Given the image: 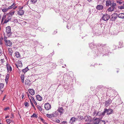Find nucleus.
Instances as JSON below:
<instances>
[{
	"label": "nucleus",
	"instance_id": "obj_1",
	"mask_svg": "<svg viewBox=\"0 0 124 124\" xmlns=\"http://www.w3.org/2000/svg\"><path fill=\"white\" fill-rule=\"evenodd\" d=\"M6 32L8 34V36L9 37H14V36L13 35V34L11 32V29L10 26H8L6 28Z\"/></svg>",
	"mask_w": 124,
	"mask_h": 124
},
{
	"label": "nucleus",
	"instance_id": "obj_2",
	"mask_svg": "<svg viewBox=\"0 0 124 124\" xmlns=\"http://www.w3.org/2000/svg\"><path fill=\"white\" fill-rule=\"evenodd\" d=\"M4 40L5 43V45L7 46H10L12 44V43L9 40H8L7 39V38L6 37H4Z\"/></svg>",
	"mask_w": 124,
	"mask_h": 124
},
{
	"label": "nucleus",
	"instance_id": "obj_3",
	"mask_svg": "<svg viewBox=\"0 0 124 124\" xmlns=\"http://www.w3.org/2000/svg\"><path fill=\"white\" fill-rule=\"evenodd\" d=\"M93 32L95 35L98 36L101 34L100 31L99 29H96L95 30H93Z\"/></svg>",
	"mask_w": 124,
	"mask_h": 124
},
{
	"label": "nucleus",
	"instance_id": "obj_4",
	"mask_svg": "<svg viewBox=\"0 0 124 124\" xmlns=\"http://www.w3.org/2000/svg\"><path fill=\"white\" fill-rule=\"evenodd\" d=\"M117 14L116 13H115L111 15V21H113L115 20L117 18Z\"/></svg>",
	"mask_w": 124,
	"mask_h": 124
},
{
	"label": "nucleus",
	"instance_id": "obj_5",
	"mask_svg": "<svg viewBox=\"0 0 124 124\" xmlns=\"http://www.w3.org/2000/svg\"><path fill=\"white\" fill-rule=\"evenodd\" d=\"M44 107L47 110H49L51 108V105L50 104L47 103L45 104Z\"/></svg>",
	"mask_w": 124,
	"mask_h": 124
},
{
	"label": "nucleus",
	"instance_id": "obj_6",
	"mask_svg": "<svg viewBox=\"0 0 124 124\" xmlns=\"http://www.w3.org/2000/svg\"><path fill=\"white\" fill-rule=\"evenodd\" d=\"M112 102V100L110 99H109L106 101L105 102V106H107L109 105Z\"/></svg>",
	"mask_w": 124,
	"mask_h": 124
},
{
	"label": "nucleus",
	"instance_id": "obj_7",
	"mask_svg": "<svg viewBox=\"0 0 124 124\" xmlns=\"http://www.w3.org/2000/svg\"><path fill=\"white\" fill-rule=\"evenodd\" d=\"M104 8V6L102 5H97L96 7V8L98 10H102Z\"/></svg>",
	"mask_w": 124,
	"mask_h": 124
},
{
	"label": "nucleus",
	"instance_id": "obj_8",
	"mask_svg": "<svg viewBox=\"0 0 124 124\" xmlns=\"http://www.w3.org/2000/svg\"><path fill=\"white\" fill-rule=\"evenodd\" d=\"M109 18V16L108 15H104L102 17V19L105 21L108 20Z\"/></svg>",
	"mask_w": 124,
	"mask_h": 124
},
{
	"label": "nucleus",
	"instance_id": "obj_9",
	"mask_svg": "<svg viewBox=\"0 0 124 124\" xmlns=\"http://www.w3.org/2000/svg\"><path fill=\"white\" fill-rule=\"evenodd\" d=\"M16 65L17 68H18V66L19 67H22V64L21 62L19 60L18 61L17 63L16 64Z\"/></svg>",
	"mask_w": 124,
	"mask_h": 124
},
{
	"label": "nucleus",
	"instance_id": "obj_10",
	"mask_svg": "<svg viewBox=\"0 0 124 124\" xmlns=\"http://www.w3.org/2000/svg\"><path fill=\"white\" fill-rule=\"evenodd\" d=\"M6 67L7 70L8 71L10 72L12 71V68L10 65L9 64H7L6 65Z\"/></svg>",
	"mask_w": 124,
	"mask_h": 124
},
{
	"label": "nucleus",
	"instance_id": "obj_11",
	"mask_svg": "<svg viewBox=\"0 0 124 124\" xmlns=\"http://www.w3.org/2000/svg\"><path fill=\"white\" fill-rule=\"evenodd\" d=\"M24 12V10L20 9L18 11V14L20 16H22L23 15Z\"/></svg>",
	"mask_w": 124,
	"mask_h": 124
},
{
	"label": "nucleus",
	"instance_id": "obj_12",
	"mask_svg": "<svg viewBox=\"0 0 124 124\" xmlns=\"http://www.w3.org/2000/svg\"><path fill=\"white\" fill-rule=\"evenodd\" d=\"M28 92L31 95H33L35 94L34 91L33 89H29Z\"/></svg>",
	"mask_w": 124,
	"mask_h": 124
},
{
	"label": "nucleus",
	"instance_id": "obj_13",
	"mask_svg": "<svg viewBox=\"0 0 124 124\" xmlns=\"http://www.w3.org/2000/svg\"><path fill=\"white\" fill-rule=\"evenodd\" d=\"M58 111L61 113L62 114L63 113L64 110L62 107H60L58 108Z\"/></svg>",
	"mask_w": 124,
	"mask_h": 124
},
{
	"label": "nucleus",
	"instance_id": "obj_14",
	"mask_svg": "<svg viewBox=\"0 0 124 124\" xmlns=\"http://www.w3.org/2000/svg\"><path fill=\"white\" fill-rule=\"evenodd\" d=\"M37 100L39 101H41L42 100V97L39 95H38L36 96Z\"/></svg>",
	"mask_w": 124,
	"mask_h": 124
},
{
	"label": "nucleus",
	"instance_id": "obj_15",
	"mask_svg": "<svg viewBox=\"0 0 124 124\" xmlns=\"http://www.w3.org/2000/svg\"><path fill=\"white\" fill-rule=\"evenodd\" d=\"M107 114H110L112 113L113 112V110L111 109H107Z\"/></svg>",
	"mask_w": 124,
	"mask_h": 124
},
{
	"label": "nucleus",
	"instance_id": "obj_16",
	"mask_svg": "<svg viewBox=\"0 0 124 124\" xmlns=\"http://www.w3.org/2000/svg\"><path fill=\"white\" fill-rule=\"evenodd\" d=\"M118 17L121 18H124V13L120 14L118 15Z\"/></svg>",
	"mask_w": 124,
	"mask_h": 124
},
{
	"label": "nucleus",
	"instance_id": "obj_17",
	"mask_svg": "<svg viewBox=\"0 0 124 124\" xmlns=\"http://www.w3.org/2000/svg\"><path fill=\"white\" fill-rule=\"evenodd\" d=\"M111 3L110 0H107L106 1V6L108 7L110 5H111Z\"/></svg>",
	"mask_w": 124,
	"mask_h": 124
},
{
	"label": "nucleus",
	"instance_id": "obj_18",
	"mask_svg": "<svg viewBox=\"0 0 124 124\" xmlns=\"http://www.w3.org/2000/svg\"><path fill=\"white\" fill-rule=\"evenodd\" d=\"M111 6L115 9H116V4L115 3H111Z\"/></svg>",
	"mask_w": 124,
	"mask_h": 124
},
{
	"label": "nucleus",
	"instance_id": "obj_19",
	"mask_svg": "<svg viewBox=\"0 0 124 124\" xmlns=\"http://www.w3.org/2000/svg\"><path fill=\"white\" fill-rule=\"evenodd\" d=\"M15 56L17 58H20V55L19 53L17 52L15 53Z\"/></svg>",
	"mask_w": 124,
	"mask_h": 124
},
{
	"label": "nucleus",
	"instance_id": "obj_20",
	"mask_svg": "<svg viewBox=\"0 0 124 124\" xmlns=\"http://www.w3.org/2000/svg\"><path fill=\"white\" fill-rule=\"evenodd\" d=\"M114 9L111 6L107 9V10L109 12H112L114 10Z\"/></svg>",
	"mask_w": 124,
	"mask_h": 124
},
{
	"label": "nucleus",
	"instance_id": "obj_21",
	"mask_svg": "<svg viewBox=\"0 0 124 124\" xmlns=\"http://www.w3.org/2000/svg\"><path fill=\"white\" fill-rule=\"evenodd\" d=\"M105 121L101 120L99 121L98 122V124H105Z\"/></svg>",
	"mask_w": 124,
	"mask_h": 124
},
{
	"label": "nucleus",
	"instance_id": "obj_22",
	"mask_svg": "<svg viewBox=\"0 0 124 124\" xmlns=\"http://www.w3.org/2000/svg\"><path fill=\"white\" fill-rule=\"evenodd\" d=\"M102 113L100 112H98L97 113V116H101L100 117V118H102Z\"/></svg>",
	"mask_w": 124,
	"mask_h": 124
},
{
	"label": "nucleus",
	"instance_id": "obj_23",
	"mask_svg": "<svg viewBox=\"0 0 124 124\" xmlns=\"http://www.w3.org/2000/svg\"><path fill=\"white\" fill-rule=\"evenodd\" d=\"M29 70L28 68L27 67H26L22 71L24 73L26 72L27 71Z\"/></svg>",
	"mask_w": 124,
	"mask_h": 124
},
{
	"label": "nucleus",
	"instance_id": "obj_24",
	"mask_svg": "<svg viewBox=\"0 0 124 124\" xmlns=\"http://www.w3.org/2000/svg\"><path fill=\"white\" fill-rule=\"evenodd\" d=\"M89 46L92 48H94L95 47V46L94 45L93 43H91L89 44Z\"/></svg>",
	"mask_w": 124,
	"mask_h": 124
},
{
	"label": "nucleus",
	"instance_id": "obj_25",
	"mask_svg": "<svg viewBox=\"0 0 124 124\" xmlns=\"http://www.w3.org/2000/svg\"><path fill=\"white\" fill-rule=\"evenodd\" d=\"M47 116L49 118H51L53 116L54 117L55 116L54 115V114L53 115V114H46Z\"/></svg>",
	"mask_w": 124,
	"mask_h": 124
},
{
	"label": "nucleus",
	"instance_id": "obj_26",
	"mask_svg": "<svg viewBox=\"0 0 124 124\" xmlns=\"http://www.w3.org/2000/svg\"><path fill=\"white\" fill-rule=\"evenodd\" d=\"M15 5V3H13V4L11 6H9L8 9H10L13 8Z\"/></svg>",
	"mask_w": 124,
	"mask_h": 124
},
{
	"label": "nucleus",
	"instance_id": "obj_27",
	"mask_svg": "<svg viewBox=\"0 0 124 124\" xmlns=\"http://www.w3.org/2000/svg\"><path fill=\"white\" fill-rule=\"evenodd\" d=\"M77 118H76L75 117H72L70 119V121H72V122H75L76 120L77 119Z\"/></svg>",
	"mask_w": 124,
	"mask_h": 124
},
{
	"label": "nucleus",
	"instance_id": "obj_28",
	"mask_svg": "<svg viewBox=\"0 0 124 124\" xmlns=\"http://www.w3.org/2000/svg\"><path fill=\"white\" fill-rule=\"evenodd\" d=\"M8 51L9 53L10 54L12 55V53L13 52V51L12 50V49L11 48H8Z\"/></svg>",
	"mask_w": 124,
	"mask_h": 124
},
{
	"label": "nucleus",
	"instance_id": "obj_29",
	"mask_svg": "<svg viewBox=\"0 0 124 124\" xmlns=\"http://www.w3.org/2000/svg\"><path fill=\"white\" fill-rule=\"evenodd\" d=\"M24 75H22L21 76V79L22 80V82L23 83V82L24 80Z\"/></svg>",
	"mask_w": 124,
	"mask_h": 124
},
{
	"label": "nucleus",
	"instance_id": "obj_30",
	"mask_svg": "<svg viewBox=\"0 0 124 124\" xmlns=\"http://www.w3.org/2000/svg\"><path fill=\"white\" fill-rule=\"evenodd\" d=\"M98 112H97V111L96 110H94V112H93V116H97V114Z\"/></svg>",
	"mask_w": 124,
	"mask_h": 124
},
{
	"label": "nucleus",
	"instance_id": "obj_31",
	"mask_svg": "<svg viewBox=\"0 0 124 124\" xmlns=\"http://www.w3.org/2000/svg\"><path fill=\"white\" fill-rule=\"evenodd\" d=\"M107 108H105L104 109V111L102 113V116H103L105 115V114L106 112L107 113Z\"/></svg>",
	"mask_w": 124,
	"mask_h": 124
},
{
	"label": "nucleus",
	"instance_id": "obj_32",
	"mask_svg": "<svg viewBox=\"0 0 124 124\" xmlns=\"http://www.w3.org/2000/svg\"><path fill=\"white\" fill-rule=\"evenodd\" d=\"M38 117L37 115H36L35 113H33V114L31 116V117H35L36 118H37Z\"/></svg>",
	"mask_w": 124,
	"mask_h": 124
},
{
	"label": "nucleus",
	"instance_id": "obj_33",
	"mask_svg": "<svg viewBox=\"0 0 124 124\" xmlns=\"http://www.w3.org/2000/svg\"><path fill=\"white\" fill-rule=\"evenodd\" d=\"M15 12L14 11L10 12L8 14V15H10L12 16V15H13L14 14Z\"/></svg>",
	"mask_w": 124,
	"mask_h": 124
},
{
	"label": "nucleus",
	"instance_id": "obj_34",
	"mask_svg": "<svg viewBox=\"0 0 124 124\" xmlns=\"http://www.w3.org/2000/svg\"><path fill=\"white\" fill-rule=\"evenodd\" d=\"M25 81V84L26 85H31V84L30 83V81H29L28 80H27V81Z\"/></svg>",
	"mask_w": 124,
	"mask_h": 124
},
{
	"label": "nucleus",
	"instance_id": "obj_35",
	"mask_svg": "<svg viewBox=\"0 0 124 124\" xmlns=\"http://www.w3.org/2000/svg\"><path fill=\"white\" fill-rule=\"evenodd\" d=\"M12 121V120L10 119H7L6 120L8 124H9Z\"/></svg>",
	"mask_w": 124,
	"mask_h": 124
},
{
	"label": "nucleus",
	"instance_id": "obj_36",
	"mask_svg": "<svg viewBox=\"0 0 124 124\" xmlns=\"http://www.w3.org/2000/svg\"><path fill=\"white\" fill-rule=\"evenodd\" d=\"M37 108L39 109L40 111H41L42 110V109L41 107L39 105H37Z\"/></svg>",
	"mask_w": 124,
	"mask_h": 124
},
{
	"label": "nucleus",
	"instance_id": "obj_37",
	"mask_svg": "<svg viewBox=\"0 0 124 124\" xmlns=\"http://www.w3.org/2000/svg\"><path fill=\"white\" fill-rule=\"evenodd\" d=\"M6 15H4L2 17V19L1 21V23H2L3 20H5V19L6 18Z\"/></svg>",
	"mask_w": 124,
	"mask_h": 124
},
{
	"label": "nucleus",
	"instance_id": "obj_38",
	"mask_svg": "<svg viewBox=\"0 0 124 124\" xmlns=\"http://www.w3.org/2000/svg\"><path fill=\"white\" fill-rule=\"evenodd\" d=\"M8 10V8H3L2 9V11L3 12H7Z\"/></svg>",
	"mask_w": 124,
	"mask_h": 124
},
{
	"label": "nucleus",
	"instance_id": "obj_39",
	"mask_svg": "<svg viewBox=\"0 0 124 124\" xmlns=\"http://www.w3.org/2000/svg\"><path fill=\"white\" fill-rule=\"evenodd\" d=\"M4 86V85L3 84L1 83L0 84V89L2 88Z\"/></svg>",
	"mask_w": 124,
	"mask_h": 124
},
{
	"label": "nucleus",
	"instance_id": "obj_40",
	"mask_svg": "<svg viewBox=\"0 0 124 124\" xmlns=\"http://www.w3.org/2000/svg\"><path fill=\"white\" fill-rule=\"evenodd\" d=\"M31 1L32 3H35L37 2V0H31Z\"/></svg>",
	"mask_w": 124,
	"mask_h": 124
},
{
	"label": "nucleus",
	"instance_id": "obj_41",
	"mask_svg": "<svg viewBox=\"0 0 124 124\" xmlns=\"http://www.w3.org/2000/svg\"><path fill=\"white\" fill-rule=\"evenodd\" d=\"M9 77V74H7L6 77V79L8 80Z\"/></svg>",
	"mask_w": 124,
	"mask_h": 124
},
{
	"label": "nucleus",
	"instance_id": "obj_42",
	"mask_svg": "<svg viewBox=\"0 0 124 124\" xmlns=\"http://www.w3.org/2000/svg\"><path fill=\"white\" fill-rule=\"evenodd\" d=\"M9 21V20L8 19H7V18L6 19H5L4 23H7Z\"/></svg>",
	"mask_w": 124,
	"mask_h": 124
},
{
	"label": "nucleus",
	"instance_id": "obj_43",
	"mask_svg": "<svg viewBox=\"0 0 124 124\" xmlns=\"http://www.w3.org/2000/svg\"><path fill=\"white\" fill-rule=\"evenodd\" d=\"M116 2L117 3L119 4H121L123 2L122 1H120L119 0H116Z\"/></svg>",
	"mask_w": 124,
	"mask_h": 124
},
{
	"label": "nucleus",
	"instance_id": "obj_44",
	"mask_svg": "<svg viewBox=\"0 0 124 124\" xmlns=\"http://www.w3.org/2000/svg\"><path fill=\"white\" fill-rule=\"evenodd\" d=\"M118 8L119 9H124V7L123 6H119L118 7Z\"/></svg>",
	"mask_w": 124,
	"mask_h": 124
},
{
	"label": "nucleus",
	"instance_id": "obj_45",
	"mask_svg": "<svg viewBox=\"0 0 124 124\" xmlns=\"http://www.w3.org/2000/svg\"><path fill=\"white\" fill-rule=\"evenodd\" d=\"M99 120V118H96L95 117H94L93 118V120H94L95 121H96L97 120Z\"/></svg>",
	"mask_w": 124,
	"mask_h": 124
},
{
	"label": "nucleus",
	"instance_id": "obj_46",
	"mask_svg": "<svg viewBox=\"0 0 124 124\" xmlns=\"http://www.w3.org/2000/svg\"><path fill=\"white\" fill-rule=\"evenodd\" d=\"M9 16L8 17L7 19H8L9 20H10L12 18V16H10V15H8Z\"/></svg>",
	"mask_w": 124,
	"mask_h": 124
},
{
	"label": "nucleus",
	"instance_id": "obj_47",
	"mask_svg": "<svg viewBox=\"0 0 124 124\" xmlns=\"http://www.w3.org/2000/svg\"><path fill=\"white\" fill-rule=\"evenodd\" d=\"M25 105L26 107H28L29 106V103L28 102H26L25 103Z\"/></svg>",
	"mask_w": 124,
	"mask_h": 124
},
{
	"label": "nucleus",
	"instance_id": "obj_48",
	"mask_svg": "<svg viewBox=\"0 0 124 124\" xmlns=\"http://www.w3.org/2000/svg\"><path fill=\"white\" fill-rule=\"evenodd\" d=\"M30 102H31V105L32 106V107H34V105H33V103L32 102L31 100V99H30Z\"/></svg>",
	"mask_w": 124,
	"mask_h": 124
},
{
	"label": "nucleus",
	"instance_id": "obj_49",
	"mask_svg": "<svg viewBox=\"0 0 124 124\" xmlns=\"http://www.w3.org/2000/svg\"><path fill=\"white\" fill-rule=\"evenodd\" d=\"M9 107H7V108H5L4 109V110L5 111H6L7 110L9 109Z\"/></svg>",
	"mask_w": 124,
	"mask_h": 124
},
{
	"label": "nucleus",
	"instance_id": "obj_50",
	"mask_svg": "<svg viewBox=\"0 0 124 124\" xmlns=\"http://www.w3.org/2000/svg\"><path fill=\"white\" fill-rule=\"evenodd\" d=\"M99 120H97L96 121H95V122H94L93 123H94V124H97L98 123V122L99 121Z\"/></svg>",
	"mask_w": 124,
	"mask_h": 124
},
{
	"label": "nucleus",
	"instance_id": "obj_51",
	"mask_svg": "<svg viewBox=\"0 0 124 124\" xmlns=\"http://www.w3.org/2000/svg\"><path fill=\"white\" fill-rule=\"evenodd\" d=\"M30 97V98H31V99H31V100H32V101H33V100L34 101V98L32 96H31Z\"/></svg>",
	"mask_w": 124,
	"mask_h": 124
},
{
	"label": "nucleus",
	"instance_id": "obj_52",
	"mask_svg": "<svg viewBox=\"0 0 124 124\" xmlns=\"http://www.w3.org/2000/svg\"><path fill=\"white\" fill-rule=\"evenodd\" d=\"M56 122L57 123H59L60 122V121L59 119H57L56 120Z\"/></svg>",
	"mask_w": 124,
	"mask_h": 124
},
{
	"label": "nucleus",
	"instance_id": "obj_53",
	"mask_svg": "<svg viewBox=\"0 0 124 124\" xmlns=\"http://www.w3.org/2000/svg\"><path fill=\"white\" fill-rule=\"evenodd\" d=\"M32 101L36 105H37V103L34 100V101L33 100V101Z\"/></svg>",
	"mask_w": 124,
	"mask_h": 124
},
{
	"label": "nucleus",
	"instance_id": "obj_54",
	"mask_svg": "<svg viewBox=\"0 0 124 124\" xmlns=\"http://www.w3.org/2000/svg\"><path fill=\"white\" fill-rule=\"evenodd\" d=\"M6 95H5L4 97L3 98L2 100V101H4L5 99L6 98Z\"/></svg>",
	"mask_w": 124,
	"mask_h": 124
},
{
	"label": "nucleus",
	"instance_id": "obj_55",
	"mask_svg": "<svg viewBox=\"0 0 124 124\" xmlns=\"http://www.w3.org/2000/svg\"><path fill=\"white\" fill-rule=\"evenodd\" d=\"M1 62L2 63H3L4 62V60L3 59H1Z\"/></svg>",
	"mask_w": 124,
	"mask_h": 124
},
{
	"label": "nucleus",
	"instance_id": "obj_56",
	"mask_svg": "<svg viewBox=\"0 0 124 124\" xmlns=\"http://www.w3.org/2000/svg\"><path fill=\"white\" fill-rule=\"evenodd\" d=\"M80 119H81V120L82 119H84V117L82 116H80L79 118Z\"/></svg>",
	"mask_w": 124,
	"mask_h": 124
},
{
	"label": "nucleus",
	"instance_id": "obj_57",
	"mask_svg": "<svg viewBox=\"0 0 124 124\" xmlns=\"http://www.w3.org/2000/svg\"><path fill=\"white\" fill-rule=\"evenodd\" d=\"M62 124H66L67 123V122L66 121H63L62 122Z\"/></svg>",
	"mask_w": 124,
	"mask_h": 124
},
{
	"label": "nucleus",
	"instance_id": "obj_58",
	"mask_svg": "<svg viewBox=\"0 0 124 124\" xmlns=\"http://www.w3.org/2000/svg\"><path fill=\"white\" fill-rule=\"evenodd\" d=\"M91 89L92 91H93L94 90V88H91Z\"/></svg>",
	"mask_w": 124,
	"mask_h": 124
},
{
	"label": "nucleus",
	"instance_id": "obj_59",
	"mask_svg": "<svg viewBox=\"0 0 124 124\" xmlns=\"http://www.w3.org/2000/svg\"><path fill=\"white\" fill-rule=\"evenodd\" d=\"M2 52V51L1 49L0 48V54H1Z\"/></svg>",
	"mask_w": 124,
	"mask_h": 124
},
{
	"label": "nucleus",
	"instance_id": "obj_60",
	"mask_svg": "<svg viewBox=\"0 0 124 124\" xmlns=\"http://www.w3.org/2000/svg\"><path fill=\"white\" fill-rule=\"evenodd\" d=\"M5 81L6 82V83L7 84L8 83V80H7V79H5Z\"/></svg>",
	"mask_w": 124,
	"mask_h": 124
},
{
	"label": "nucleus",
	"instance_id": "obj_61",
	"mask_svg": "<svg viewBox=\"0 0 124 124\" xmlns=\"http://www.w3.org/2000/svg\"><path fill=\"white\" fill-rule=\"evenodd\" d=\"M57 32L56 31H55L53 33L54 34H55L57 33Z\"/></svg>",
	"mask_w": 124,
	"mask_h": 124
},
{
	"label": "nucleus",
	"instance_id": "obj_62",
	"mask_svg": "<svg viewBox=\"0 0 124 124\" xmlns=\"http://www.w3.org/2000/svg\"><path fill=\"white\" fill-rule=\"evenodd\" d=\"M105 45H106V44H103V45L102 44V45H101V46H105Z\"/></svg>",
	"mask_w": 124,
	"mask_h": 124
},
{
	"label": "nucleus",
	"instance_id": "obj_63",
	"mask_svg": "<svg viewBox=\"0 0 124 124\" xmlns=\"http://www.w3.org/2000/svg\"><path fill=\"white\" fill-rule=\"evenodd\" d=\"M2 44V42L1 41V40H0V44L1 45Z\"/></svg>",
	"mask_w": 124,
	"mask_h": 124
},
{
	"label": "nucleus",
	"instance_id": "obj_64",
	"mask_svg": "<svg viewBox=\"0 0 124 124\" xmlns=\"http://www.w3.org/2000/svg\"><path fill=\"white\" fill-rule=\"evenodd\" d=\"M8 117H9L8 116H6L5 117V118H7Z\"/></svg>",
	"mask_w": 124,
	"mask_h": 124
}]
</instances>
